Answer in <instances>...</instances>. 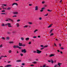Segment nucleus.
I'll return each mask as SVG.
<instances>
[{
	"label": "nucleus",
	"mask_w": 67,
	"mask_h": 67,
	"mask_svg": "<svg viewBox=\"0 0 67 67\" xmlns=\"http://www.w3.org/2000/svg\"><path fill=\"white\" fill-rule=\"evenodd\" d=\"M13 47L14 48H18L19 49H21V47H20L18 46H16V45H14Z\"/></svg>",
	"instance_id": "obj_1"
},
{
	"label": "nucleus",
	"mask_w": 67,
	"mask_h": 67,
	"mask_svg": "<svg viewBox=\"0 0 67 67\" xmlns=\"http://www.w3.org/2000/svg\"><path fill=\"white\" fill-rule=\"evenodd\" d=\"M21 52L22 53H26V49H22L21 50Z\"/></svg>",
	"instance_id": "obj_2"
},
{
	"label": "nucleus",
	"mask_w": 67,
	"mask_h": 67,
	"mask_svg": "<svg viewBox=\"0 0 67 67\" xmlns=\"http://www.w3.org/2000/svg\"><path fill=\"white\" fill-rule=\"evenodd\" d=\"M37 53V54H41L42 53V51H39L38 49L36 50Z\"/></svg>",
	"instance_id": "obj_3"
},
{
	"label": "nucleus",
	"mask_w": 67,
	"mask_h": 67,
	"mask_svg": "<svg viewBox=\"0 0 67 67\" xmlns=\"http://www.w3.org/2000/svg\"><path fill=\"white\" fill-rule=\"evenodd\" d=\"M13 13L14 14H18V12H13Z\"/></svg>",
	"instance_id": "obj_4"
},
{
	"label": "nucleus",
	"mask_w": 67,
	"mask_h": 67,
	"mask_svg": "<svg viewBox=\"0 0 67 67\" xmlns=\"http://www.w3.org/2000/svg\"><path fill=\"white\" fill-rule=\"evenodd\" d=\"M18 5V4L17 3H13L12 4V6H13V5Z\"/></svg>",
	"instance_id": "obj_5"
},
{
	"label": "nucleus",
	"mask_w": 67,
	"mask_h": 67,
	"mask_svg": "<svg viewBox=\"0 0 67 67\" xmlns=\"http://www.w3.org/2000/svg\"><path fill=\"white\" fill-rule=\"evenodd\" d=\"M55 55L54 54H51V55H49V57H52V56H54Z\"/></svg>",
	"instance_id": "obj_6"
},
{
	"label": "nucleus",
	"mask_w": 67,
	"mask_h": 67,
	"mask_svg": "<svg viewBox=\"0 0 67 67\" xmlns=\"http://www.w3.org/2000/svg\"><path fill=\"white\" fill-rule=\"evenodd\" d=\"M12 65H8L7 66H5V67H11Z\"/></svg>",
	"instance_id": "obj_7"
},
{
	"label": "nucleus",
	"mask_w": 67,
	"mask_h": 67,
	"mask_svg": "<svg viewBox=\"0 0 67 67\" xmlns=\"http://www.w3.org/2000/svg\"><path fill=\"white\" fill-rule=\"evenodd\" d=\"M19 45L20 46H22V43H19Z\"/></svg>",
	"instance_id": "obj_8"
},
{
	"label": "nucleus",
	"mask_w": 67,
	"mask_h": 67,
	"mask_svg": "<svg viewBox=\"0 0 67 67\" xmlns=\"http://www.w3.org/2000/svg\"><path fill=\"white\" fill-rule=\"evenodd\" d=\"M38 9V7L37 6H36L35 7V10H37Z\"/></svg>",
	"instance_id": "obj_9"
},
{
	"label": "nucleus",
	"mask_w": 67,
	"mask_h": 67,
	"mask_svg": "<svg viewBox=\"0 0 67 67\" xmlns=\"http://www.w3.org/2000/svg\"><path fill=\"white\" fill-rule=\"evenodd\" d=\"M62 63H59L58 65H59V67H60L61 66L60 65H62Z\"/></svg>",
	"instance_id": "obj_10"
},
{
	"label": "nucleus",
	"mask_w": 67,
	"mask_h": 67,
	"mask_svg": "<svg viewBox=\"0 0 67 67\" xmlns=\"http://www.w3.org/2000/svg\"><path fill=\"white\" fill-rule=\"evenodd\" d=\"M53 25V24H50L48 27V28H49V27H51L52 26V25Z\"/></svg>",
	"instance_id": "obj_11"
},
{
	"label": "nucleus",
	"mask_w": 67,
	"mask_h": 67,
	"mask_svg": "<svg viewBox=\"0 0 67 67\" xmlns=\"http://www.w3.org/2000/svg\"><path fill=\"white\" fill-rule=\"evenodd\" d=\"M8 25H11V24L8 23L7 24H5V26H7Z\"/></svg>",
	"instance_id": "obj_12"
},
{
	"label": "nucleus",
	"mask_w": 67,
	"mask_h": 67,
	"mask_svg": "<svg viewBox=\"0 0 67 67\" xmlns=\"http://www.w3.org/2000/svg\"><path fill=\"white\" fill-rule=\"evenodd\" d=\"M9 21H11L12 22H13V20L12 19H11L9 18Z\"/></svg>",
	"instance_id": "obj_13"
},
{
	"label": "nucleus",
	"mask_w": 67,
	"mask_h": 67,
	"mask_svg": "<svg viewBox=\"0 0 67 67\" xmlns=\"http://www.w3.org/2000/svg\"><path fill=\"white\" fill-rule=\"evenodd\" d=\"M9 43L10 44H13L14 43V42H13V41H10L9 42Z\"/></svg>",
	"instance_id": "obj_14"
},
{
	"label": "nucleus",
	"mask_w": 67,
	"mask_h": 67,
	"mask_svg": "<svg viewBox=\"0 0 67 67\" xmlns=\"http://www.w3.org/2000/svg\"><path fill=\"white\" fill-rule=\"evenodd\" d=\"M8 34H11V32L9 31H8L7 32Z\"/></svg>",
	"instance_id": "obj_15"
},
{
	"label": "nucleus",
	"mask_w": 67,
	"mask_h": 67,
	"mask_svg": "<svg viewBox=\"0 0 67 67\" xmlns=\"http://www.w3.org/2000/svg\"><path fill=\"white\" fill-rule=\"evenodd\" d=\"M37 31H38V30L37 29H36L35 31H34V33H35L36 32H37Z\"/></svg>",
	"instance_id": "obj_16"
},
{
	"label": "nucleus",
	"mask_w": 67,
	"mask_h": 67,
	"mask_svg": "<svg viewBox=\"0 0 67 67\" xmlns=\"http://www.w3.org/2000/svg\"><path fill=\"white\" fill-rule=\"evenodd\" d=\"M32 63H33V64H37V62L34 61V62H32Z\"/></svg>",
	"instance_id": "obj_17"
},
{
	"label": "nucleus",
	"mask_w": 67,
	"mask_h": 67,
	"mask_svg": "<svg viewBox=\"0 0 67 67\" xmlns=\"http://www.w3.org/2000/svg\"><path fill=\"white\" fill-rule=\"evenodd\" d=\"M26 41H27L29 40V38H27L26 39Z\"/></svg>",
	"instance_id": "obj_18"
},
{
	"label": "nucleus",
	"mask_w": 67,
	"mask_h": 67,
	"mask_svg": "<svg viewBox=\"0 0 67 67\" xmlns=\"http://www.w3.org/2000/svg\"><path fill=\"white\" fill-rule=\"evenodd\" d=\"M21 41H24V38H23V37H21Z\"/></svg>",
	"instance_id": "obj_19"
},
{
	"label": "nucleus",
	"mask_w": 67,
	"mask_h": 67,
	"mask_svg": "<svg viewBox=\"0 0 67 67\" xmlns=\"http://www.w3.org/2000/svg\"><path fill=\"white\" fill-rule=\"evenodd\" d=\"M16 62H21V60H17L16 61Z\"/></svg>",
	"instance_id": "obj_20"
},
{
	"label": "nucleus",
	"mask_w": 67,
	"mask_h": 67,
	"mask_svg": "<svg viewBox=\"0 0 67 67\" xmlns=\"http://www.w3.org/2000/svg\"><path fill=\"white\" fill-rule=\"evenodd\" d=\"M51 63L52 64H53L54 63V61L52 60H51Z\"/></svg>",
	"instance_id": "obj_21"
},
{
	"label": "nucleus",
	"mask_w": 67,
	"mask_h": 67,
	"mask_svg": "<svg viewBox=\"0 0 67 67\" xmlns=\"http://www.w3.org/2000/svg\"><path fill=\"white\" fill-rule=\"evenodd\" d=\"M8 52L9 53H12V51L9 50V51Z\"/></svg>",
	"instance_id": "obj_22"
},
{
	"label": "nucleus",
	"mask_w": 67,
	"mask_h": 67,
	"mask_svg": "<svg viewBox=\"0 0 67 67\" xmlns=\"http://www.w3.org/2000/svg\"><path fill=\"white\" fill-rule=\"evenodd\" d=\"M16 25L17 26H18V27H19V24L18 23H16Z\"/></svg>",
	"instance_id": "obj_23"
},
{
	"label": "nucleus",
	"mask_w": 67,
	"mask_h": 67,
	"mask_svg": "<svg viewBox=\"0 0 67 67\" xmlns=\"http://www.w3.org/2000/svg\"><path fill=\"white\" fill-rule=\"evenodd\" d=\"M53 29H52L51 30H50V32H49L50 33H52V32H53Z\"/></svg>",
	"instance_id": "obj_24"
},
{
	"label": "nucleus",
	"mask_w": 67,
	"mask_h": 67,
	"mask_svg": "<svg viewBox=\"0 0 67 67\" xmlns=\"http://www.w3.org/2000/svg\"><path fill=\"white\" fill-rule=\"evenodd\" d=\"M6 38L7 40H9L10 39V37H7Z\"/></svg>",
	"instance_id": "obj_25"
},
{
	"label": "nucleus",
	"mask_w": 67,
	"mask_h": 67,
	"mask_svg": "<svg viewBox=\"0 0 67 67\" xmlns=\"http://www.w3.org/2000/svg\"><path fill=\"white\" fill-rule=\"evenodd\" d=\"M28 26L27 25H25V26H24V27H27Z\"/></svg>",
	"instance_id": "obj_26"
},
{
	"label": "nucleus",
	"mask_w": 67,
	"mask_h": 67,
	"mask_svg": "<svg viewBox=\"0 0 67 67\" xmlns=\"http://www.w3.org/2000/svg\"><path fill=\"white\" fill-rule=\"evenodd\" d=\"M7 10H10L11 9V8L8 7L7 9Z\"/></svg>",
	"instance_id": "obj_27"
},
{
	"label": "nucleus",
	"mask_w": 67,
	"mask_h": 67,
	"mask_svg": "<svg viewBox=\"0 0 67 67\" xmlns=\"http://www.w3.org/2000/svg\"><path fill=\"white\" fill-rule=\"evenodd\" d=\"M8 27H12V26L10 25H8Z\"/></svg>",
	"instance_id": "obj_28"
},
{
	"label": "nucleus",
	"mask_w": 67,
	"mask_h": 67,
	"mask_svg": "<svg viewBox=\"0 0 67 67\" xmlns=\"http://www.w3.org/2000/svg\"><path fill=\"white\" fill-rule=\"evenodd\" d=\"M22 65H23V66H24V65H25V63H22Z\"/></svg>",
	"instance_id": "obj_29"
},
{
	"label": "nucleus",
	"mask_w": 67,
	"mask_h": 67,
	"mask_svg": "<svg viewBox=\"0 0 67 67\" xmlns=\"http://www.w3.org/2000/svg\"><path fill=\"white\" fill-rule=\"evenodd\" d=\"M22 46H23V47H24V46H25V44H22Z\"/></svg>",
	"instance_id": "obj_30"
},
{
	"label": "nucleus",
	"mask_w": 67,
	"mask_h": 67,
	"mask_svg": "<svg viewBox=\"0 0 67 67\" xmlns=\"http://www.w3.org/2000/svg\"><path fill=\"white\" fill-rule=\"evenodd\" d=\"M28 23L29 24H32V23L31 22H29Z\"/></svg>",
	"instance_id": "obj_31"
},
{
	"label": "nucleus",
	"mask_w": 67,
	"mask_h": 67,
	"mask_svg": "<svg viewBox=\"0 0 67 67\" xmlns=\"http://www.w3.org/2000/svg\"><path fill=\"white\" fill-rule=\"evenodd\" d=\"M47 10L48 11H49V12H52V10H49V9H48Z\"/></svg>",
	"instance_id": "obj_32"
},
{
	"label": "nucleus",
	"mask_w": 67,
	"mask_h": 67,
	"mask_svg": "<svg viewBox=\"0 0 67 67\" xmlns=\"http://www.w3.org/2000/svg\"><path fill=\"white\" fill-rule=\"evenodd\" d=\"M47 67V66H46V65H43V67Z\"/></svg>",
	"instance_id": "obj_33"
},
{
	"label": "nucleus",
	"mask_w": 67,
	"mask_h": 67,
	"mask_svg": "<svg viewBox=\"0 0 67 67\" xmlns=\"http://www.w3.org/2000/svg\"><path fill=\"white\" fill-rule=\"evenodd\" d=\"M20 55L21 56H23V54L21 53L20 54Z\"/></svg>",
	"instance_id": "obj_34"
},
{
	"label": "nucleus",
	"mask_w": 67,
	"mask_h": 67,
	"mask_svg": "<svg viewBox=\"0 0 67 67\" xmlns=\"http://www.w3.org/2000/svg\"><path fill=\"white\" fill-rule=\"evenodd\" d=\"M5 14V13H1V14Z\"/></svg>",
	"instance_id": "obj_35"
},
{
	"label": "nucleus",
	"mask_w": 67,
	"mask_h": 67,
	"mask_svg": "<svg viewBox=\"0 0 67 67\" xmlns=\"http://www.w3.org/2000/svg\"><path fill=\"white\" fill-rule=\"evenodd\" d=\"M40 46L41 47H44V46H43V45H41Z\"/></svg>",
	"instance_id": "obj_36"
},
{
	"label": "nucleus",
	"mask_w": 67,
	"mask_h": 67,
	"mask_svg": "<svg viewBox=\"0 0 67 67\" xmlns=\"http://www.w3.org/2000/svg\"><path fill=\"white\" fill-rule=\"evenodd\" d=\"M2 26H4L5 25L4 24H3L2 25Z\"/></svg>",
	"instance_id": "obj_37"
},
{
	"label": "nucleus",
	"mask_w": 67,
	"mask_h": 67,
	"mask_svg": "<svg viewBox=\"0 0 67 67\" xmlns=\"http://www.w3.org/2000/svg\"><path fill=\"white\" fill-rule=\"evenodd\" d=\"M45 9V8H43L42 9H41V10H44V9Z\"/></svg>",
	"instance_id": "obj_38"
},
{
	"label": "nucleus",
	"mask_w": 67,
	"mask_h": 67,
	"mask_svg": "<svg viewBox=\"0 0 67 67\" xmlns=\"http://www.w3.org/2000/svg\"><path fill=\"white\" fill-rule=\"evenodd\" d=\"M2 39H3V40H5V38H4V37H2Z\"/></svg>",
	"instance_id": "obj_39"
},
{
	"label": "nucleus",
	"mask_w": 67,
	"mask_h": 67,
	"mask_svg": "<svg viewBox=\"0 0 67 67\" xmlns=\"http://www.w3.org/2000/svg\"><path fill=\"white\" fill-rule=\"evenodd\" d=\"M2 5H4V6H5V7L7 5L4 4H2Z\"/></svg>",
	"instance_id": "obj_40"
},
{
	"label": "nucleus",
	"mask_w": 67,
	"mask_h": 67,
	"mask_svg": "<svg viewBox=\"0 0 67 67\" xmlns=\"http://www.w3.org/2000/svg\"><path fill=\"white\" fill-rule=\"evenodd\" d=\"M2 12H5V10H3V11H1Z\"/></svg>",
	"instance_id": "obj_41"
},
{
	"label": "nucleus",
	"mask_w": 67,
	"mask_h": 67,
	"mask_svg": "<svg viewBox=\"0 0 67 67\" xmlns=\"http://www.w3.org/2000/svg\"><path fill=\"white\" fill-rule=\"evenodd\" d=\"M45 3V2L44 1H43L42 2V4H44V3Z\"/></svg>",
	"instance_id": "obj_42"
},
{
	"label": "nucleus",
	"mask_w": 67,
	"mask_h": 67,
	"mask_svg": "<svg viewBox=\"0 0 67 67\" xmlns=\"http://www.w3.org/2000/svg\"><path fill=\"white\" fill-rule=\"evenodd\" d=\"M34 53H37V51H34Z\"/></svg>",
	"instance_id": "obj_43"
},
{
	"label": "nucleus",
	"mask_w": 67,
	"mask_h": 67,
	"mask_svg": "<svg viewBox=\"0 0 67 67\" xmlns=\"http://www.w3.org/2000/svg\"><path fill=\"white\" fill-rule=\"evenodd\" d=\"M13 17H16V15H14V16H13Z\"/></svg>",
	"instance_id": "obj_44"
},
{
	"label": "nucleus",
	"mask_w": 67,
	"mask_h": 67,
	"mask_svg": "<svg viewBox=\"0 0 67 67\" xmlns=\"http://www.w3.org/2000/svg\"><path fill=\"white\" fill-rule=\"evenodd\" d=\"M34 66V65H33V64H31V65H30V66Z\"/></svg>",
	"instance_id": "obj_45"
},
{
	"label": "nucleus",
	"mask_w": 67,
	"mask_h": 67,
	"mask_svg": "<svg viewBox=\"0 0 67 67\" xmlns=\"http://www.w3.org/2000/svg\"><path fill=\"white\" fill-rule=\"evenodd\" d=\"M12 33H14V34L15 33V31H13L12 32Z\"/></svg>",
	"instance_id": "obj_46"
},
{
	"label": "nucleus",
	"mask_w": 67,
	"mask_h": 67,
	"mask_svg": "<svg viewBox=\"0 0 67 67\" xmlns=\"http://www.w3.org/2000/svg\"><path fill=\"white\" fill-rule=\"evenodd\" d=\"M39 20H42V18H40L39 19Z\"/></svg>",
	"instance_id": "obj_47"
},
{
	"label": "nucleus",
	"mask_w": 67,
	"mask_h": 67,
	"mask_svg": "<svg viewBox=\"0 0 67 67\" xmlns=\"http://www.w3.org/2000/svg\"><path fill=\"white\" fill-rule=\"evenodd\" d=\"M48 15V14H47L45 15H44V16H47Z\"/></svg>",
	"instance_id": "obj_48"
},
{
	"label": "nucleus",
	"mask_w": 67,
	"mask_h": 67,
	"mask_svg": "<svg viewBox=\"0 0 67 67\" xmlns=\"http://www.w3.org/2000/svg\"><path fill=\"white\" fill-rule=\"evenodd\" d=\"M2 47V44H1L0 46V47Z\"/></svg>",
	"instance_id": "obj_49"
},
{
	"label": "nucleus",
	"mask_w": 67,
	"mask_h": 67,
	"mask_svg": "<svg viewBox=\"0 0 67 67\" xmlns=\"http://www.w3.org/2000/svg\"><path fill=\"white\" fill-rule=\"evenodd\" d=\"M44 49V48H41L40 49L41 50H42V49Z\"/></svg>",
	"instance_id": "obj_50"
},
{
	"label": "nucleus",
	"mask_w": 67,
	"mask_h": 67,
	"mask_svg": "<svg viewBox=\"0 0 67 67\" xmlns=\"http://www.w3.org/2000/svg\"><path fill=\"white\" fill-rule=\"evenodd\" d=\"M17 21V22H19V21H20V20H18Z\"/></svg>",
	"instance_id": "obj_51"
},
{
	"label": "nucleus",
	"mask_w": 67,
	"mask_h": 67,
	"mask_svg": "<svg viewBox=\"0 0 67 67\" xmlns=\"http://www.w3.org/2000/svg\"><path fill=\"white\" fill-rule=\"evenodd\" d=\"M48 46H46L44 47H47Z\"/></svg>",
	"instance_id": "obj_52"
},
{
	"label": "nucleus",
	"mask_w": 67,
	"mask_h": 67,
	"mask_svg": "<svg viewBox=\"0 0 67 67\" xmlns=\"http://www.w3.org/2000/svg\"><path fill=\"white\" fill-rule=\"evenodd\" d=\"M54 35V34H51L50 36H52V35Z\"/></svg>",
	"instance_id": "obj_53"
},
{
	"label": "nucleus",
	"mask_w": 67,
	"mask_h": 67,
	"mask_svg": "<svg viewBox=\"0 0 67 67\" xmlns=\"http://www.w3.org/2000/svg\"><path fill=\"white\" fill-rule=\"evenodd\" d=\"M61 49H64V48H63L61 47Z\"/></svg>",
	"instance_id": "obj_54"
},
{
	"label": "nucleus",
	"mask_w": 67,
	"mask_h": 67,
	"mask_svg": "<svg viewBox=\"0 0 67 67\" xmlns=\"http://www.w3.org/2000/svg\"><path fill=\"white\" fill-rule=\"evenodd\" d=\"M57 66V65L56 64L54 66V67H56Z\"/></svg>",
	"instance_id": "obj_55"
},
{
	"label": "nucleus",
	"mask_w": 67,
	"mask_h": 67,
	"mask_svg": "<svg viewBox=\"0 0 67 67\" xmlns=\"http://www.w3.org/2000/svg\"><path fill=\"white\" fill-rule=\"evenodd\" d=\"M54 46H56V44H55V43H54Z\"/></svg>",
	"instance_id": "obj_56"
},
{
	"label": "nucleus",
	"mask_w": 67,
	"mask_h": 67,
	"mask_svg": "<svg viewBox=\"0 0 67 67\" xmlns=\"http://www.w3.org/2000/svg\"><path fill=\"white\" fill-rule=\"evenodd\" d=\"M29 6H31V5H32V4H29Z\"/></svg>",
	"instance_id": "obj_57"
},
{
	"label": "nucleus",
	"mask_w": 67,
	"mask_h": 67,
	"mask_svg": "<svg viewBox=\"0 0 67 67\" xmlns=\"http://www.w3.org/2000/svg\"><path fill=\"white\" fill-rule=\"evenodd\" d=\"M33 38H36L37 37L36 36H34V37H33Z\"/></svg>",
	"instance_id": "obj_58"
},
{
	"label": "nucleus",
	"mask_w": 67,
	"mask_h": 67,
	"mask_svg": "<svg viewBox=\"0 0 67 67\" xmlns=\"http://www.w3.org/2000/svg\"><path fill=\"white\" fill-rule=\"evenodd\" d=\"M4 57V56H3V55H2L1 56V58H2V57Z\"/></svg>",
	"instance_id": "obj_59"
},
{
	"label": "nucleus",
	"mask_w": 67,
	"mask_h": 67,
	"mask_svg": "<svg viewBox=\"0 0 67 67\" xmlns=\"http://www.w3.org/2000/svg\"><path fill=\"white\" fill-rule=\"evenodd\" d=\"M38 37L39 38H40L41 37V36H38Z\"/></svg>",
	"instance_id": "obj_60"
},
{
	"label": "nucleus",
	"mask_w": 67,
	"mask_h": 67,
	"mask_svg": "<svg viewBox=\"0 0 67 67\" xmlns=\"http://www.w3.org/2000/svg\"><path fill=\"white\" fill-rule=\"evenodd\" d=\"M31 44V42H29V44Z\"/></svg>",
	"instance_id": "obj_61"
},
{
	"label": "nucleus",
	"mask_w": 67,
	"mask_h": 67,
	"mask_svg": "<svg viewBox=\"0 0 67 67\" xmlns=\"http://www.w3.org/2000/svg\"><path fill=\"white\" fill-rule=\"evenodd\" d=\"M57 52H60V51H59V50H58L57 51Z\"/></svg>",
	"instance_id": "obj_62"
},
{
	"label": "nucleus",
	"mask_w": 67,
	"mask_h": 67,
	"mask_svg": "<svg viewBox=\"0 0 67 67\" xmlns=\"http://www.w3.org/2000/svg\"><path fill=\"white\" fill-rule=\"evenodd\" d=\"M43 11V10H40V11H41V12H42V11Z\"/></svg>",
	"instance_id": "obj_63"
},
{
	"label": "nucleus",
	"mask_w": 67,
	"mask_h": 67,
	"mask_svg": "<svg viewBox=\"0 0 67 67\" xmlns=\"http://www.w3.org/2000/svg\"><path fill=\"white\" fill-rule=\"evenodd\" d=\"M60 53L61 54H63V52H62V51L60 52Z\"/></svg>",
	"instance_id": "obj_64"
}]
</instances>
